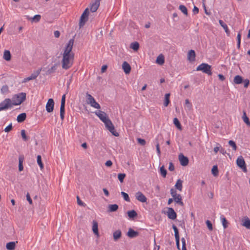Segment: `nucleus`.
<instances>
[{
  "label": "nucleus",
  "mask_w": 250,
  "mask_h": 250,
  "mask_svg": "<svg viewBox=\"0 0 250 250\" xmlns=\"http://www.w3.org/2000/svg\"><path fill=\"white\" fill-rule=\"evenodd\" d=\"M219 22L220 25L224 28V29L225 31V32L228 35H229L230 32L229 31V29H228L227 25L224 22V21L222 20H220L219 21Z\"/></svg>",
  "instance_id": "a878e982"
},
{
  "label": "nucleus",
  "mask_w": 250,
  "mask_h": 250,
  "mask_svg": "<svg viewBox=\"0 0 250 250\" xmlns=\"http://www.w3.org/2000/svg\"><path fill=\"white\" fill-rule=\"evenodd\" d=\"M170 194H171V196H172V197H174L175 196H176V195H177L178 194L176 193V191L175 190V189H174L173 188H171L170 189Z\"/></svg>",
  "instance_id": "052dcab7"
},
{
  "label": "nucleus",
  "mask_w": 250,
  "mask_h": 250,
  "mask_svg": "<svg viewBox=\"0 0 250 250\" xmlns=\"http://www.w3.org/2000/svg\"><path fill=\"white\" fill-rule=\"evenodd\" d=\"M9 92V87L7 85H4L1 88V92L2 94H6Z\"/></svg>",
  "instance_id": "a18cd8bd"
},
{
  "label": "nucleus",
  "mask_w": 250,
  "mask_h": 250,
  "mask_svg": "<svg viewBox=\"0 0 250 250\" xmlns=\"http://www.w3.org/2000/svg\"><path fill=\"white\" fill-rule=\"evenodd\" d=\"M89 15V9L88 8H86L85 10L83 13L82 15L81 16L80 22H79V27L80 28L82 27L85 24L86 22L88 21V16Z\"/></svg>",
  "instance_id": "0eeeda50"
},
{
  "label": "nucleus",
  "mask_w": 250,
  "mask_h": 250,
  "mask_svg": "<svg viewBox=\"0 0 250 250\" xmlns=\"http://www.w3.org/2000/svg\"><path fill=\"white\" fill-rule=\"evenodd\" d=\"M130 48L134 51H137L139 48V43L137 42H133L130 44Z\"/></svg>",
  "instance_id": "c9c22d12"
},
{
  "label": "nucleus",
  "mask_w": 250,
  "mask_h": 250,
  "mask_svg": "<svg viewBox=\"0 0 250 250\" xmlns=\"http://www.w3.org/2000/svg\"><path fill=\"white\" fill-rule=\"evenodd\" d=\"M172 228L174 231V235L176 240V245L177 246V248L178 250H180V237L179 234V231L177 228L174 225H172Z\"/></svg>",
  "instance_id": "9d476101"
},
{
  "label": "nucleus",
  "mask_w": 250,
  "mask_h": 250,
  "mask_svg": "<svg viewBox=\"0 0 250 250\" xmlns=\"http://www.w3.org/2000/svg\"><path fill=\"white\" fill-rule=\"evenodd\" d=\"M193 12L194 14H197L199 12V9L196 6H194L193 9Z\"/></svg>",
  "instance_id": "338daca9"
},
{
  "label": "nucleus",
  "mask_w": 250,
  "mask_h": 250,
  "mask_svg": "<svg viewBox=\"0 0 250 250\" xmlns=\"http://www.w3.org/2000/svg\"><path fill=\"white\" fill-rule=\"evenodd\" d=\"M65 94H63L61 99V104L60 108H65Z\"/></svg>",
  "instance_id": "49530a36"
},
{
  "label": "nucleus",
  "mask_w": 250,
  "mask_h": 250,
  "mask_svg": "<svg viewBox=\"0 0 250 250\" xmlns=\"http://www.w3.org/2000/svg\"><path fill=\"white\" fill-rule=\"evenodd\" d=\"M196 71H202L203 73H205L209 76L212 75L211 67L208 63H201L196 68Z\"/></svg>",
  "instance_id": "7ed1b4c3"
},
{
  "label": "nucleus",
  "mask_w": 250,
  "mask_h": 250,
  "mask_svg": "<svg viewBox=\"0 0 250 250\" xmlns=\"http://www.w3.org/2000/svg\"><path fill=\"white\" fill-rule=\"evenodd\" d=\"M211 172L212 174L216 176L218 175V167L217 166H213L212 169H211Z\"/></svg>",
  "instance_id": "37998d69"
},
{
  "label": "nucleus",
  "mask_w": 250,
  "mask_h": 250,
  "mask_svg": "<svg viewBox=\"0 0 250 250\" xmlns=\"http://www.w3.org/2000/svg\"><path fill=\"white\" fill-rule=\"evenodd\" d=\"M12 129V124L11 123L10 125H9L7 126H6L4 131L5 132H9Z\"/></svg>",
  "instance_id": "4d7b16f0"
},
{
  "label": "nucleus",
  "mask_w": 250,
  "mask_h": 250,
  "mask_svg": "<svg viewBox=\"0 0 250 250\" xmlns=\"http://www.w3.org/2000/svg\"><path fill=\"white\" fill-rule=\"evenodd\" d=\"M173 124L178 129H182L181 125L177 118H174Z\"/></svg>",
  "instance_id": "58836bf2"
},
{
  "label": "nucleus",
  "mask_w": 250,
  "mask_h": 250,
  "mask_svg": "<svg viewBox=\"0 0 250 250\" xmlns=\"http://www.w3.org/2000/svg\"><path fill=\"white\" fill-rule=\"evenodd\" d=\"M121 194L123 196V197L125 201H126L127 202L130 201V198L129 197V196L124 191H122Z\"/></svg>",
  "instance_id": "de8ad7c7"
},
{
  "label": "nucleus",
  "mask_w": 250,
  "mask_h": 250,
  "mask_svg": "<svg viewBox=\"0 0 250 250\" xmlns=\"http://www.w3.org/2000/svg\"><path fill=\"white\" fill-rule=\"evenodd\" d=\"M54 106V102L53 99H49L46 104V110L48 113H50L53 111Z\"/></svg>",
  "instance_id": "f8f14e48"
},
{
  "label": "nucleus",
  "mask_w": 250,
  "mask_h": 250,
  "mask_svg": "<svg viewBox=\"0 0 250 250\" xmlns=\"http://www.w3.org/2000/svg\"><path fill=\"white\" fill-rule=\"evenodd\" d=\"M173 200L178 205L183 206L184 203L182 202V197L180 194H178L174 197H173Z\"/></svg>",
  "instance_id": "4be33fe9"
},
{
  "label": "nucleus",
  "mask_w": 250,
  "mask_h": 250,
  "mask_svg": "<svg viewBox=\"0 0 250 250\" xmlns=\"http://www.w3.org/2000/svg\"><path fill=\"white\" fill-rule=\"evenodd\" d=\"M236 164L244 172H246L247 171L244 159L242 156H240L237 158L236 160Z\"/></svg>",
  "instance_id": "1a4fd4ad"
},
{
  "label": "nucleus",
  "mask_w": 250,
  "mask_h": 250,
  "mask_svg": "<svg viewBox=\"0 0 250 250\" xmlns=\"http://www.w3.org/2000/svg\"><path fill=\"white\" fill-rule=\"evenodd\" d=\"M179 10H180L185 15H188V10L187 7L184 5H180L179 7Z\"/></svg>",
  "instance_id": "a19ab883"
},
{
  "label": "nucleus",
  "mask_w": 250,
  "mask_h": 250,
  "mask_svg": "<svg viewBox=\"0 0 250 250\" xmlns=\"http://www.w3.org/2000/svg\"><path fill=\"white\" fill-rule=\"evenodd\" d=\"M74 57V55H68L63 54L62 60V67L63 69L67 70L72 66Z\"/></svg>",
  "instance_id": "f257e3e1"
},
{
  "label": "nucleus",
  "mask_w": 250,
  "mask_h": 250,
  "mask_svg": "<svg viewBox=\"0 0 250 250\" xmlns=\"http://www.w3.org/2000/svg\"><path fill=\"white\" fill-rule=\"evenodd\" d=\"M58 64L55 63L53 66H52L51 68H49L46 71V75H50L53 73H54L58 67Z\"/></svg>",
  "instance_id": "393cba45"
},
{
  "label": "nucleus",
  "mask_w": 250,
  "mask_h": 250,
  "mask_svg": "<svg viewBox=\"0 0 250 250\" xmlns=\"http://www.w3.org/2000/svg\"><path fill=\"white\" fill-rule=\"evenodd\" d=\"M3 59L7 61H9L11 59V55L10 52L9 50H5L3 53Z\"/></svg>",
  "instance_id": "c756f323"
},
{
  "label": "nucleus",
  "mask_w": 250,
  "mask_h": 250,
  "mask_svg": "<svg viewBox=\"0 0 250 250\" xmlns=\"http://www.w3.org/2000/svg\"><path fill=\"white\" fill-rule=\"evenodd\" d=\"M74 42V38L73 39H70L69 41L68 42L65 48L64 52L63 53V55H65V54L68 55H74V53L71 52Z\"/></svg>",
  "instance_id": "6e6552de"
},
{
  "label": "nucleus",
  "mask_w": 250,
  "mask_h": 250,
  "mask_svg": "<svg viewBox=\"0 0 250 250\" xmlns=\"http://www.w3.org/2000/svg\"><path fill=\"white\" fill-rule=\"evenodd\" d=\"M183 181L181 179H178L175 185V188L179 191H182Z\"/></svg>",
  "instance_id": "f704fd0d"
},
{
  "label": "nucleus",
  "mask_w": 250,
  "mask_h": 250,
  "mask_svg": "<svg viewBox=\"0 0 250 250\" xmlns=\"http://www.w3.org/2000/svg\"><path fill=\"white\" fill-rule=\"evenodd\" d=\"M242 225L250 229V219L248 217L245 218L243 221Z\"/></svg>",
  "instance_id": "7c9ffc66"
},
{
  "label": "nucleus",
  "mask_w": 250,
  "mask_h": 250,
  "mask_svg": "<svg viewBox=\"0 0 250 250\" xmlns=\"http://www.w3.org/2000/svg\"><path fill=\"white\" fill-rule=\"evenodd\" d=\"M104 124L106 128L112 133L113 135L116 137L119 136V133L115 130L114 126L109 119L104 123Z\"/></svg>",
  "instance_id": "423d86ee"
},
{
  "label": "nucleus",
  "mask_w": 250,
  "mask_h": 250,
  "mask_svg": "<svg viewBox=\"0 0 250 250\" xmlns=\"http://www.w3.org/2000/svg\"><path fill=\"white\" fill-rule=\"evenodd\" d=\"M26 118V114L25 113H22L20 114H19L17 120L18 122L19 123H22L23 122Z\"/></svg>",
  "instance_id": "cd10ccee"
},
{
  "label": "nucleus",
  "mask_w": 250,
  "mask_h": 250,
  "mask_svg": "<svg viewBox=\"0 0 250 250\" xmlns=\"http://www.w3.org/2000/svg\"><path fill=\"white\" fill-rule=\"evenodd\" d=\"M122 236V231L120 229L117 230L113 233V239L115 241H118Z\"/></svg>",
  "instance_id": "412c9836"
},
{
  "label": "nucleus",
  "mask_w": 250,
  "mask_h": 250,
  "mask_svg": "<svg viewBox=\"0 0 250 250\" xmlns=\"http://www.w3.org/2000/svg\"><path fill=\"white\" fill-rule=\"evenodd\" d=\"M207 226L209 230H212L213 229L212 225L211 222L209 220H207L206 222Z\"/></svg>",
  "instance_id": "5fc2aeb1"
},
{
  "label": "nucleus",
  "mask_w": 250,
  "mask_h": 250,
  "mask_svg": "<svg viewBox=\"0 0 250 250\" xmlns=\"http://www.w3.org/2000/svg\"><path fill=\"white\" fill-rule=\"evenodd\" d=\"M26 199H27V200L28 201L29 203L31 205L32 204V200L30 197V194L29 193H27L26 194Z\"/></svg>",
  "instance_id": "0e129e2a"
},
{
  "label": "nucleus",
  "mask_w": 250,
  "mask_h": 250,
  "mask_svg": "<svg viewBox=\"0 0 250 250\" xmlns=\"http://www.w3.org/2000/svg\"><path fill=\"white\" fill-rule=\"evenodd\" d=\"M137 141L138 143H139L142 146H144L146 143V141L144 139L141 138H138Z\"/></svg>",
  "instance_id": "bf43d9fd"
},
{
  "label": "nucleus",
  "mask_w": 250,
  "mask_h": 250,
  "mask_svg": "<svg viewBox=\"0 0 250 250\" xmlns=\"http://www.w3.org/2000/svg\"><path fill=\"white\" fill-rule=\"evenodd\" d=\"M221 219L222 220V225H223L224 228L226 229L228 226V221L227 220L226 218L225 217H224L223 215H222L221 216Z\"/></svg>",
  "instance_id": "ea45409f"
},
{
  "label": "nucleus",
  "mask_w": 250,
  "mask_h": 250,
  "mask_svg": "<svg viewBox=\"0 0 250 250\" xmlns=\"http://www.w3.org/2000/svg\"><path fill=\"white\" fill-rule=\"evenodd\" d=\"M95 114L100 118V119L104 123H105L109 119L106 114L102 111L99 110L95 112Z\"/></svg>",
  "instance_id": "9b49d317"
},
{
  "label": "nucleus",
  "mask_w": 250,
  "mask_h": 250,
  "mask_svg": "<svg viewBox=\"0 0 250 250\" xmlns=\"http://www.w3.org/2000/svg\"><path fill=\"white\" fill-rule=\"evenodd\" d=\"M41 18V16L40 15H36L33 17L32 18V21H34L35 22H38L40 20Z\"/></svg>",
  "instance_id": "864d4df0"
},
{
  "label": "nucleus",
  "mask_w": 250,
  "mask_h": 250,
  "mask_svg": "<svg viewBox=\"0 0 250 250\" xmlns=\"http://www.w3.org/2000/svg\"><path fill=\"white\" fill-rule=\"evenodd\" d=\"M13 105L11 100L6 98L0 103V111L10 108Z\"/></svg>",
  "instance_id": "39448f33"
},
{
  "label": "nucleus",
  "mask_w": 250,
  "mask_h": 250,
  "mask_svg": "<svg viewBox=\"0 0 250 250\" xmlns=\"http://www.w3.org/2000/svg\"><path fill=\"white\" fill-rule=\"evenodd\" d=\"M229 144L232 147L233 150H236L237 149V146L235 143L232 141L230 140L229 142Z\"/></svg>",
  "instance_id": "8fccbe9b"
},
{
  "label": "nucleus",
  "mask_w": 250,
  "mask_h": 250,
  "mask_svg": "<svg viewBox=\"0 0 250 250\" xmlns=\"http://www.w3.org/2000/svg\"><path fill=\"white\" fill-rule=\"evenodd\" d=\"M243 79L242 76L240 75H236V76H235L233 79V82L234 83L239 84L243 83Z\"/></svg>",
  "instance_id": "c85d7f7f"
},
{
  "label": "nucleus",
  "mask_w": 250,
  "mask_h": 250,
  "mask_svg": "<svg viewBox=\"0 0 250 250\" xmlns=\"http://www.w3.org/2000/svg\"><path fill=\"white\" fill-rule=\"evenodd\" d=\"M139 232L134 230L131 228L128 229V231L127 233L128 237L131 238H135L139 235Z\"/></svg>",
  "instance_id": "a211bd4d"
},
{
  "label": "nucleus",
  "mask_w": 250,
  "mask_h": 250,
  "mask_svg": "<svg viewBox=\"0 0 250 250\" xmlns=\"http://www.w3.org/2000/svg\"><path fill=\"white\" fill-rule=\"evenodd\" d=\"M167 215L168 218L174 220L177 217V214L174 209L172 208H168L167 211Z\"/></svg>",
  "instance_id": "dca6fc26"
},
{
  "label": "nucleus",
  "mask_w": 250,
  "mask_h": 250,
  "mask_svg": "<svg viewBox=\"0 0 250 250\" xmlns=\"http://www.w3.org/2000/svg\"><path fill=\"white\" fill-rule=\"evenodd\" d=\"M37 163L39 165V166H40L41 169H42L43 168V164L42 162V157H41V155H39L37 156Z\"/></svg>",
  "instance_id": "79ce46f5"
},
{
  "label": "nucleus",
  "mask_w": 250,
  "mask_h": 250,
  "mask_svg": "<svg viewBox=\"0 0 250 250\" xmlns=\"http://www.w3.org/2000/svg\"><path fill=\"white\" fill-rule=\"evenodd\" d=\"M86 97L87 98L86 102L88 104L97 109H100L101 108L100 105L96 102L94 98L88 92L86 94Z\"/></svg>",
  "instance_id": "20e7f679"
},
{
  "label": "nucleus",
  "mask_w": 250,
  "mask_h": 250,
  "mask_svg": "<svg viewBox=\"0 0 250 250\" xmlns=\"http://www.w3.org/2000/svg\"><path fill=\"white\" fill-rule=\"evenodd\" d=\"M100 5V0H95L90 6V10L92 12H95L97 11Z\"/></svg>",
  "instance_id": "aec40b11"
},
{
  "label": "nucleus",
  "mask_w": 250,
  "mask_h": 250,
  "mask_svg": "<svg viewBox=\"0 0 250 250\" xmlns=\"http://www.w3.org/2000/svg\"><path fill=\"white\" fill-rule=\"evenodd\" d=\"M24 160V156L23 155H21L19 157V170L20 171H21L23 169V162Z\"/></svg>",
  "instance_id": "bb28decb"
},
{
  "label": "nucleus",
  "mask_w": 250,
  "mask_h": 250,
  "mask_svg": "<svg viewBox=\"0 0 250 250\" xmlns=\"http://www.w3.org/2000/svg\"><path fill=\"white\" fill-rule=\"evenodd\" d=\"M170 93H167L165 94V102L164 104L165 106H167L169 103H170L169 97H170Z\"/></svg>",
  "instance_id": "e433bc0d"
},
{
  "label": "nucleus",
  "mask_w": 250,
  "mask_h": 250,
  "mask_svg": "<svg viewBox=\"0 0 250 250\" xmlns=\"http://www.w3.org/2000/svg\"><path fill=\"white\" fill-rule=\"evenodd\" d=\"M156 151H157L158 155L159 156H160L161 155V151H160V146H159V144L158 142H156Z\"/></svg>",
  "instance_id": "13d9d810"
},
{
  "label": "nucleus",
  "mask_w": 250,
  "mask_h": 250,
  "mask_svg": "<svg viewBox=\"0 0 250 250\" xmlns=\"http://www.w3.org/2000/svg\"><path fill=\"white\" fill-rule=\"evenodd\" d=\"M135 198L142 203H145L147 200L146 197L141 191H138L135 193Z\"/></svg>",
  "instance_id": "2eb2a0df"
},
{
  "label": "nucleus",
  "mask_w": 250,
  "mask_h": 250,
  "mask_svg": "<svg viewBox=\"0 0 250 250\" xmlns=\"http://www.w3.org/2000/svg\"><path fill=\"white\" fill-rule=\"evenodd\" d=\"M127 213L130 218L133 219L137 216V213L134 210H129Z\"/></svg>",
  "instance_id": "473e14b6"
},
{
  "label": "nucleus",
  "mask_w": 250,
  "mask_h": 250,
  "mask_svg": "<svg viewBox=\"0 0 250 250\" xmlns=\"http://www.w3.org/2000/svg\"><path fill=\"white\" fill-rule=\"evenodd\" d=\"M195 52L193 50H190L188 53V60L189 62H194L195 60Z\"/></svg>",
  "instance_id": "f3484780"
},
{
  "label": "nucleus",
  "mask_w": 250,
  "mask_h": 250,
  "mask_svg": "<svg viewBox=\"0 0 250 250\" xmlns=\"http://www.w3.org/2000/svg\"><path fill=\"white\" fill-rule=\"evenodd\" d=\"M107 68V66L106 65H104L102 66L101 68V72L104 73V72Z\"/></svg>",
  "instance_id": "774afa93"
},
{
  "label": "nucleus",
  "mask_w": 250,
  "mask_h": 250,
  "mask_svg": "<svg viewBox=\"0 0 250 250\" xmlns=\"http://www.w3.org/2000/svg\"><path fill=\"white\" fill-rule=\"evenodd\" d=\"M243 82L244 83V87L245 88H247L248 87V86H249V83H250V81L248 79H245L244 80H243Z\"/></svg>",
  "instance_id": "680f3d73"
},
{
  "label": "nucleus",
  "mask_w": 250,
  "mask_h": 250,
  "mask_svg": "<svg viewBox=\"0 0 250 250\" xmlns=\"http://www.w3.org/2000/svg\"><path fill=\"white\" fill-rule=\"evenodd\" d=\"M92 230L95 235L99 236L98 224V223L94 220L93 221Z\"/></svg>",
  "instance_id": "5701e85b"
},
{
  "label": "nucleus",
  "mask_w": 250,
  "mask_h": 250,
  "mask_svg": "<svg viewBox=\"0 0 250 250\" xmlns=\"http://www.w3.org/2000/svg\"><path fill=\"white\" fill-rule=\"evenodd\" d=\"M181 241L182 244V248H186V242L185 239L184 238H182Z\"/></svg>",
  "instance_id": "69168bd1"
},
{
  "label": "nucleus",
  "mask_w": 250,
  "mask_h": 250,
  "mask_svg": "<svg viewBox=\"0 0 250 250\" xmlns=\"http://www.w3.org/2000/svg\"><path fill=\"white\" fill-rule=\"evenodd\" d=\"M21 135L23 140L24 141H26L28 139L27 136L26 135L25 130L22 129L21 130Z\"/></svg>",
  "instance_id": "3c124183"
},
{
  "label": "nucleus",
  "mask_w": 250,
  "mask_h": 250,
  "mask_svg": "<svg viewBox=\"0 0 250 250\" xmlns=\"http://www.w3.org/2000/svg\"><path fill=\"white\" fill-rule=\"evenodd\" d=\"M119 208V206L117 204H113V205H109L108 206V211L109 212H114L118 210Z\"/></svg>",
  "instance_id": "2f4dec72"
},
{
  "label": "nucleus",
  "mask_w": 250,
  "mask_h": 250,
  "mask_svg": "<svg viewBox=\"0 0 250 250\" xmlns=\"http://www.w3.org/2000/svg\"><path fill=\"white\" fill-rule=\"evenodd\" d=\"M65 108H60V117L62 120L64 118Z\"/></svg>",
  "instance_id": "603ef678"
},
{
  "label": "nucleus",
  "mask_w": 250,
  "mask_h": 250,
  "mask_svg": "<svg viewBox=\"0 0 250 250\" xmlns=\"http://www.w3.org/2000/svg\"><path fill=\"white\" fill-rule=\"evenodd\" d=\"M16 243H18V241L7 243L6 245V249L8 250H14L16 247Z\"/></svg>",
  "instance_id": "b1692460"
},
{
  "label": "nucleus",
  "mask_w": 250,
  "mask_h": 250,
  "mask_svg": "<svg viewBox=\"0 0 250 250\" xmlns=\"http://www.w3.org/2000/svg\"><path fill=\"white\" fill-rule=\"evenodd\" d=\"M122 68L125 74H129L131 71V67L126 62H124L122 64Z\"/></svg>",
  "instance_id": "6ab92c4d"
},
{
  "label": "nucleus",
  "mask_w": 250,
  "mask_h": 250,
  "mask_svg": "<svg viewBox=\"0 0 250 250\" xmlns=\"http://www.w3.org/2000/svg\"><path fill=\"white\" fill-rule=\"evenodd\" d=\"M243 119L247 125L249 126H250V121L249 118L247 116L245 111L243 112Z\"/></svg>",
  "instance_id": "4c0bfd02"
},
{
  "label": "nucleus",
  "mask_w": 250,
  "mask_h": 250,
  "mask_svg": "<svg viewBox=\"0 0 250 250\" xmlns=\"http://www.w3.org/2000/svg\"><path fill=\"white\" fill-rule=\"evenodd\" d=\"M156 62L160 65L163 64L165 62L164 57L162 55H160L156 59Z\"/></svg>",
  "instance_id": "72a5a7b5"
},
{
  "label": "nucleus",
  "mask_w": 250,
  "mask_h": 250,
  "mask_svg": "<svg viewBox=\"0 0 250 250\" xmlns=\"http://www.w3.org/2000/svg\"><path fill=\"white\" fill-rule=\"evenodd\" d=\"M41 70H42V68L36 71V72H34L29 77L24 79V80L23 81V83H26L30 80L35 79L40 74V72H41Z\"/></svg>",
  "instance_id": "4468645a"
},
{
  "label": "nucleus",
  "mask_w": 250,
  "mask_h": 250,
  "mask_svg": "<svg viewBox=\"0 0 250 250\" xmlns=\"http://www.w3.org/2000/svg\"><path fill=\"white\" fill-rule=\"evenodd\" d=\"M175 167L174 166L172 162H170L169 163V167L168 169L169 171H172L174 170Z\"/></svg>",
  "instance_id": "e2e57ef3"
},
{
  "label": "nucleus",
  "mask_w": 250,
  "mask_h": 250,
  "mask_svg": "<svg viewBox=\"0 0 250 250\" xmlns=\"http://www.w3.org/2000/svg\"><path fill=\"white\" fill-rule=\"evenodd\" d=\"M160 172H161V174L162 175V176L163 177H166V175L167 174V170L165 168V167L164 166H162L161 167H160Z\"/></svg>",
  "instance_id": "c03bdc74"
},
{
  "label": "nucleus",
  "mask_w": 250,
  "mask_h": 250,
  "mask_svg": "<svg viewBox=\"0 0 250 250\" xmlns=\"http://www.w3.org/2000/svg\"><path fill=\"white\" fill-rule=\"evenodd\" d=\"M126 175L125 173H119L118 175V178L121 183H123Z\"/></svg>",
  "instance_id": "09e8293b"
},
{
  "label": "nucleus",
  "mask_w": 250,
  "mask_h": 250,
  "mask_svg": "<svg viewBox=\"0 0 250 250\" xmlns=\"http://www.w3.org/2000/svg\"><path fill=\"white\" fill-rule=\"evenodd\" d=\"M77 201L79 205L83 207H85L86 206V205L80 200V198L78 196H77Z\"/></svg>",
  "instance_id": "6e6d98bb"
},
{
  "label": "nucleus",
  "mask_w": 250,
  "mask_h": 250,
  "mask_svg": "<svg viewBox=\"0 0 250 250\" xmlns=\"http://www.w3.org/2000/svg\"><path fill=\"white\" fill-rule=\"evenodd\" d=\"M179 160L182 166H186L188 165L189 160L187 157L185 156L182 153L179 155Z\"/></svg>",
  "instance_id": "ddd939ff"
},
{
  "label": "nucleus",
  "mask_w": 250,
  "mask_h": 250,
  "mask_svg": "<svg viewBox=\"0 0 250 250\" xmlns=\"http://www.w3.org/2000/svg\"><path fill=\"white\" fill-rule=\"evenodd\" d=\"M26 95V94L24 92H21L14 95L11 99L12 104L13 105H20L25 100Z\"/></svg>",
  "instance_id": "f03ea898"
}]
</instances>
